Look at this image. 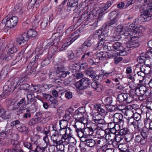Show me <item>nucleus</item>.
<instances>
[{"label":"nucleus","mask_w":152,"mask_h":152,"mask_svg":"<svg viewBox=\"0 0 152 152\" xmlns=\"http://www.w3.org/2000/svg\"><path fill=\"white\" fill-rule=\"evenodd\" d=\"M145 4L143 7L146 9L144 11V13H142L139 17L138 20L142 22L146 21L148 20V18H151L152 14L150 13L152 12V0H145Z\"/></svg>","instance_id":"obj_1"},{"label":"nucleus","mask_w":152,"mask_h":152,"mask_svg":"<svg viewBox=\"0 0 152 152\" xmlns=\"http://www.w3.org/2000/svg\"><path fill=\"white\" fill-rule=\"evenodd\" d=\"M136 19H135V21H134L133 23L130 25H127L126 26H125L126 28V31L127 33H128V36H141L142 35L141 31L142 29V27H137L135 28L137 23L136 21Z\"/></svg>","instance_id":"obj_2"},{"label":"nucleus","mask_w":152,"mask_h":152,"mask_svg":"<svg viewBox=\"0 0 152 152\" xmlns=\"http://www.w3.org/2000/svg\"><path fill=\"white\" fill-rule=\"evenodd\" d=\"M72 130L69 128L66 129L61 128L57 131L54 132L51 137V139L56 141L57 137H62L69 139L72 136Z\"/></svg>","instance_id":"obj_3"},{"label":"nucleus","mask_w":152,"mask_h":152,"mask_svg":"<svg viewBox=\"0 0 152 152\" xmlns=\"http://www.w3.org/2000/svg\"><path fill=\"white\" fill-rule=\"evenodd\" d=\"M37 35V32L35 30L30 29L27 31V34L24 33L20 35L17 39L16 42L20 45L22 46L24 45L25 42L28 41L29 39L27 35L31 37H35Z\"/></svg>","instance_id":"obj_4"},{"label":"nucleus","mask_w":152,"mask_h":152,"mask_svg":"<svg viewBox=\"0 0 152 152\" xmlns=\"http://www.w3.org/2000/svg\"><path fill=\"white\" fill-rule=\"evenodd\" d=\"M135 94L138 96L140 100L143 101L145 99L147 96L151 94V90H147L146 88L144 86H141L136 88L135 91Z\"/></svg>","instance_id":"obj_5"},{"label":"nucleus","mask_w":152,"mask_h":152,"mask_svg":"<svg viewBox=\"0 0 152 152\" xmlns=\"http://www.w3.org/2000/svg\"><path fill=\"white\" fill-rule=\"evenodd\" d=\"M114 50L113 51L112 57L117 56H125L127 54L126 51L123 50L122 44L119 42H116L113 44Z\"/></svg>","instance_id":"obj_6"},{"label":"nucleus","mask_w":152,"mask_h":152,"mask_svg":"<svg viewBox=\"0 0 152 152\" xmlns=\"http://www.w3.org/2000/svg\"><path fill=\"white\" fill-rule=\"evenodd\" d=\"M18 20L16 16H13L10 17V15H8L3 19L2 23L5 24L7 27L12 28L16 25Z\"/></svg>","instance_id":"obj_7"},{"label":"nucleus","mask_w":152,"mask_h":152,"mask_svg":"<svg viewBox=\"0 0 152 152\" xmlns=\"http://www.w3.org/2000/svg\"><path fill=\"white\" fill-rule=\"evenodd\" d=\"M24 79L22 78L19 80L18 78L13 79L11 81V85L14 87H18L21 89L26 90L29 88V85L26 83H24Z\"/></svg>","instance_id":"obj_8"},{"label":"nucleus","mask_w":152,"mask_h":152,"mask_svg":"<svg viewBox=\"0 0 152 152\" xmlns=\"http://www.w3.org/2000/svg\"><path fill=\"white\" fill-rule=\"evenodd\" d=\"M90 83V80L88 78L84 77L76 83L75 87L78 89L83 90L88 87Z\"/></svg>","instance_id":"obj_9"},{"label":"nucleus","mask_w":152,"mask_h":152,"mask_svg":"<svg viewBox=\"0 0 152 152\" xmlns=\"http://www.w3.org/2000/svg\"><path fill=\"white\" fill-rule=\"evenodd\" d=\"M74 118L76 121L74 125L76 127L77 126L79 123L84 125L87 124L88 122V120L87 118H84L83 115H80V114L77 112L74 114Z\"/></svg>","instance_id":"obj_10"},{"label":"nucleus","mask_w":152,"mask_h":152,"mask_svg":"<svg viewBox=\"0 0 152 152\" xmlns=\"http://www.w3.org/2000/svg\"><path fill=\"white\" fill-rule=\"evenodd\" d=\"M106 42L105 41H100L98 42V45L96 47V48L95 49L96 50H100L102 48L105 49H107L108 50L112 51L110 54L111 55L113 54V51H114L113 45H111L110 44H107V45L106 44Z\"/></svg>","instance_id":"obj_11"},{"label":"nucleus","mask_w":152,"mask_h":152,"mask_svg":"<svg viewBox=\"0 0 152 152\" xmlns=\"http://www.w3.org/2000/svg\"><path fill=\"white\" fill-rule=\"evenodd\" d=\"M64 28V26L63 24L60 25L57 29V31H59L55 34L53 36V37H55V38L53 39V42L55 44L57 43L59 41L60 38L63 35L62 31Z\"/></svg>","instance_id":"obj_12"},{"label":"nucleus","mask_w":152,"mask_h":152,"mask_svg":"<svg viewBox=\"0 0 152 152\" xmlns=\"http://www.w3.org/2000/svg\"><path fill=\"white\" fill-rule=\"evenodd\" d=\"M79 37L78 35H77L72 38H68L65 39L64 41V44L61 48L60 50H63L66 49L69 45L77 39Z\"/></svg>","instance_id":"obj_13"},{"label":"nucleus","mask_w":152,"mask_h":152,"mask_svg":"<svg viewBox=\"0 0 152 152\" xmlns=\"http://www.w3.org/2000/svg\"><path fill=\"white\" fill-rule=\"evenodd\" d=\"M139 36H128L127 37H129L131 40L127 44V47L133 48L138 47L139 45L138 42L137 40H134L137 37H139Z\"/></svg>","instance_id":"obj_14"},{"label":"nucleus","mask_w":152,"mask_h":152,"mask_svg":"<svg viewBox=\"0 0 152 152\" xmlns=\"http://www.w3.org/2000/svg\"><path fill=\"white\" fill-rule=\"evenodd\" d=\"M54 44L52 42H48L45 46L43 48L37 47L36 49L37 54L41 55L45 51L46 52L48 51L51 46L53 45Z\"/></svg>","instance_id":"obj_15"},{"label":"nucleus","mask_w":152,"mask_h":152,"mask_svg":"<svg viewBox=\"0 0 152 152\" xmlns=\"http://www.w3.org/2000/svg\"><path fill=\"white\" fill-rule=\"evenodd\" d=\"M126 29L125 26L119 25L116 27L115 32L117 35L121 34L125 36H128L129 34L126 32Z\"/></svg>","instance_id":"obj_16"},{"label":"nucleus","mask_w":152,"mask_h":152,"mask_svg":"<svg viewBox=\"0 0 152 152\" xmlns=\"http://www.w3.org/2000/svg\"><path fill=\"white\" fill-rule=\"evenodd\" d=\"M126 123L129 126L132 125L135 129H139V125L138 121H134V118H128L126 119Z\"/></svg>","instance_id":"obj_17"},{"label":"nucleus","mask_w":152,"mask_h":152,"mask_svg":"<svg viewBox=\"0 0 152 152\" xmlns=\"http://www.w3.org/2000/svg\"><path fill=\"white\" fill-rule=\"evenodd\" d=\"M111 5L112 3L110 1H108L106 3L103 4L102 6L99 7L98 10L99 12V14H102L106 11Z\"/></svg>","instance_id":"obj_18"},{"label":"nucleus","mask_w":152,"mask_h":152,"mask_svg":"<svg viewBox=\"0 0 152 152\" xmlns=\"http://www.w3.org/2000/svg\"><path fill=\"white\" fill-rule=\"evenodd\" d=\"M101 34L99 36V42L100 41H106V37H107L108 31L107 28H104L102 31L100 30Z\"/></svg>","instance_id":"obj_19"},{"label":"nucleus","mask_w":152,"mask_h":152,"mask_svg":"<svg viewBox=\"0 0 152 152\" xmlns=\"http://www.w3.org/2000/svg\"><path fill=\"white\" fill-rule=\"evenodd\" d=\"M96 141L97 145L100 147H103L109 145V142H107L105 138H98Z\"/></svg>","instance_id":"obj_20"},{"label":"nucleus","mask_w":152,"mask_h":152,"mask_svg":"<svg viewBox=\"0 0 152 152\" xmlns=\"http://www.w3.org/2000/svg\"><path fill=\"white\" fill-rule=\"evenodd\" d=\"M3 92L0 95V99H2L5 98L10 94L11 88L8 87L7 85H4L3 87Z\"/></svg>","instance_id":"obj_21"},{"label":"nucleus","mask_w":152,"mask_h":152,"mask_svg":"<svg viewBox=\"0 0 152 152\" xmlns=\"http://www.w3.org/2000/svg\"><path fill=\"white\" fill-rule=\"evenodd\" d=\"M97 126L100 129H104L107 126V124L104 120L101 118L94 122Z\"/></svg>","instance_id":"obj_22"},{"label":"nucleus","mask_w":152,"mask_h":152,"mask_svg":"<svg viewBox=\"0 0 152 152\" xmlns=\"http://www.w3.org/2000/svg\"><path fill=\"white\" fill-rule=\"evenodd\" d=\"M74 127L76 129L75 132L77 133V136L80 138L81 141L83 142L84 140L83 138H84V129L81 128H79L74 126Z\"/></svg>","instance_id":"obj_23"},{"label":"nucleus","mask_w":152,"mask_h":152,"mask_svg":"<svg viewBox=\"0 0 152 152\" xmlns=\"http://www.w3.org/2000/svg\"><path fill=\"white\" fill-rule=\"evenodd\" d=\"M14 55L11 54L10 53H7V55L2 54L0 50V59H2L3 61H9L13 59V57Z\"/></svg>","instance_id":"obj_24"},{"label":"nucleus","mask_w":152,"mask_h":152,"mask_svg":"<svg viewBox=\"0 0 152 152\" xmlns=\"http://www.w3.org/2000/svg\"><path fill=\"white\" fill-rule=\"evenodd\" d=\"M123 116L122 114L119 113H115L114 118L113 119V122L115 123H117L122 122L123 123L122 120Z\"/></svg>","instance_id":"obj_25"},{"label":"nucleus","mask_w":152,"mask_h":152,"mask_svg":"<svg viewBox=\"0 0 152 152\" xmlns=\"http://www.w3.org/2000/svg\"><path fill=\"white\" fill-rule=\"evenodd\" d=\"M34 117L38 122L42 124L46 122L45 119L43 117L42 114V113L40 112L36 113Z\"/></svg>","instance_id":"obj_26"},{"label":"nucleus","mask_w":152,"mask_h":152,"mask_svg":"<svg viewBox=\"0 0 152 152\" xmlns=\"http://www.w3.org/2000/svg\"><path fill=\"white\" fill-rule=\"evenodd\" d=\"M25 7H23L21 4L16 5L14 8V10L16 12L20 15L22 14L25 11Z\"/></svg>","instance_id":"obj_27"},{"label":"nucleus","mask_w":152,"mask_h":152,"mask_svg":"<svg viewBox=\"0 0 152 152\" xmlns=\"http://www.w3.org/2000/svg\"><path fill=\"white\" fill-rule=\"evenodd\" d=\"M90 114L92 117V121L94 122L102 117V115L100 113L96 110L93 111Z\"/></svg>","instance_id":"obj_28"},{"label":"nucleus","mask_w":152,"mask_h":152,"mask_svg":"<svg viewBox=\"0 0 152 152\" xmlns=\"http://www.w3.org/2000/svg\"><path fill=\"white\" fill-rule=\"evenodd\" d=\"M10 71V67L8 65H6L4 67L0 72V75L2 78H5Z\"/></svg>","instance_id":"obj_29"},{"label":"nucleus","mask_w":152,"mask_h":152,"mask_svg":"<svg viewBox=\"0 0 152 152\" xmlns=\"http://www.w3.org/2000/svg\"><path fill=\"white\" fill-rule=\"evenodd\" d=\"M134 140L135 142L140 143L141 145H144L146 142V139L139 134L135 136Z\"/></svg>","instance_id":"obj_30"},{"label":"nucleus","mask_w":152,"mask_h":152,"mask_svg":"<svg viewBox=\"0 0 152 152\" xmlns=\"http://www.w3.org/2000/svg\"><path fill=\"white\" fill-rule=\"evenodd\" d=\"M83 129L85 138L92 135L93 134V130L91 128H87Z\"/></svg>","instance_id":"obj_31"},{"label":"nucleus","mask_w":152,"mask_h":152,"mask_svg":"<svg viewBox=\"0 0 152 152\" xmlns=\"http://www.w3.org/2000/svg\"><path fill=\"white\" fill-rule=\"evenodd\" d=\"M83 142H84L85 144L90 147H93L96 144V141L92 139H85Z\"/></svg>","instance_id":"obj_32"},{"label":"nucleus","mask_w":152,"mask_h":152,"mask_svg":"<svg viewBox=\"0 0 152 152\" xmlns=\"http://www.w3.org/2000/svg\"><path fill=\"white\" fill-rule=\"evenodd\" d=\"M88 41L86 40L82 45L81 48L82 51H87L88 48L91 46L92 44Z\"/></svg>","instance_id":"obj_33"},{"label":"nucleus","mask_w":152,"mask_h":152,"mask_svg":"<svg viewBox=\"0 0 152 152\" xmlns=\"http://www.w3.org/2000/svg\"><path fill=\"white\" fill-rule=\"evenodd\" d=\"M87 51H83L82 53H81L82 56L81 58L82 60H84L87 59L89 57H91L93 56V53L92 52H87Z\"/></svg>","instance_id":"obj_34"},{"label":"nucleus","mask_w":152,"mask_h":152,"mask_svg":"<svg viewBox=\"0 0 152 152\" xmlns=\"http://www.w3.org/2000/svg\"><path fill=\"white\" fill-rule=\"evenodd\" d=\"M115 134L111 133H108L107 134L105 135V138L107 140V142L110 141H112L114 140Z\"/></svg>","instance_id":"obj_35"},{"label":"nucleus","mask_w":152,"mask_h":152,"mask_svg":"<svg viewBox=\"0 0 152 152\" xmlns=\"http://www.w3.org/2000/svg\"><path fill=\"white\" fill-rule=\"evenodd\" d=\"M120 150L122 152H126L127 151L128 146L126 143H122L119 144L118 146Z\"/></svg>","instance_id":"obj_36"},{"label":"nucleus","mask_w":152,"mask_h":152,"mask_svg":"<svg viewBox=\"0 0 152 152\" xmlns=\"http://www.w3.org/2000/svg\"><path fill=\"white\" fill-rule=\"evenodd\" d=\"M59 137H57L56 139V141H53V139H51L54 142V145H55L57 144L60 145V144H63V143L66 141H68L69 139H65V138L61 137V139L59 140L58 141V139Z\"/></svg>","instance_id":"obj_37"},{"label":"nucleus","mask_w":152,"mask_h":152,"mask_svg":"<svg viewBox=\"0 0 152 152\" xmlns=\"http://www.w3.org/2000/svg\"><path fill=\"white\" fill-rule=\"evenodd\" d=\"M68 124V122L65 121L62 119L59 121V124L61 128L66 129L67 125Z\"/></svg>","instance_id":"obj_38"},{"label":"nucleus","mask_w":152,"mask_h":152,"mask_svg":"<svg viewBox=\"0 0 152 152\" xmlns=\"http://www.w3.org/2000/svg\"><path fill=\"white\" fill-rule=\"evenodd\" d=\"M126 98H127V94L122 93L118 95V100L119 102H122L125 101Z\"/></svg>","instance_id":"obj_39"},{"label":"nucleus","mask_w":152,"mask_h":152,"mask_svg":"<svg viewBox=\"0 0 152 152\" xmlns=\"http://www.w3.org/2000/svg\"><path fill=\"white\" fill-rule=\"evenodd\" d=\"M95 56L96 59L98 60H102L103 58L105 57V55L102 51L97 52L95 54Z\"/></svg>","instance_id":"obj_40"},{"label":"nucleus","mask_w":152,"mask_h":152,"mask_svg":"<svg viewBox=\"0 0 152 152\" xmlns=\"http://www.w3.org/2000/svg\"><path fill=\"white\" fill-rule=\"evenodd\" d=\"M86 74L94 79H95L96 76V74L94 70H88L86 71Z\"/></svg>","instance_id":"obj_41"},{"label":"nucleus","mask_w":152,"mask_h":152,"mask_svg":"<svg viewBox=\"0 0 152 152\" xmlns=\"http://www.w3.org/2000/svg\"><path fill=\"white\" fill-rule=\"evenodd\" d=\"M68 5L72 7H77L78 4V0H68Z\"/></svg>","instance_id":"obj_42"},{"label":"nucleus","mask_w":152,"mask_h":152,"mask_svg":"<svg viewBox=\"0 0 152 152\" xmlns=\"http://www.w3.org/2000/svg\"><path fill=\"white\" fill-rule=\"evenodd\" d=\"M113 98L111 96H108L104 99L103 102L106 105H109L113 102Z\"/></svg>","instance_id":"obj_43"},{"label":"nucleus","mask_w":152,"mask_h":152,"mask_svg":"<svg viewBox=\"0 0 152 152\" xmlns=\"http://www.w3.org/2000/svg\"><path fill=\"white\" fill-rule=\"evenodd\" d=\"M69 71L66 72L64 71V70L63 72H61V74L59 75V77L60 78H62L65 77L67 75H69L70 72H72V70L70 69L69 70Z\"/></svg>","instance_id":"obj_44"},{"label":"nucleus","mask_w":152,"mask_h":152,"mask_svg":"<svg viewBox=\"0 0 152 152\" xmlns=\"http://www.w3.org/2000/svg\"><path fill=\"white\" fill-rule=\"evenodd\" d=\"M118 24V20L117 19H113V20H112L109 23V26H111L113 28L116 27L117 26V25Z\"/></svg>","instance_id":"obj_45"},{"label":"nucleus","mask_w":152,"mask_h":152,"mask_svg":"<svg viewBox=\"0 0 152 152\" xmlns=\"http://www.w3.org/2000/svg\"><path fill=\"white\" fill-rule=\"evenodd\" d=\"M54 145L56 146V148L58 150L60 151L61 152H64V151L65 150V147L63 144H60V145H58L56 144Z\"/></svg>","instance_id":"obj_46"},{"label":"nucleus","mask_w":152,"mask_h":152,"mask_svg":"<svg viewBox=\"0 0 152 152\" xmlns=\"http://www.w3.org/2000/svg\"><path fill=\"white\" fill-rule=\"evenodd\" d=\"M120 133L121 135H124L125 136L130 133V132L128 129L124 128L120 130Z\"/></svg>","instance_id":"obj_47"},{"label":"nucleus","mask_w":152,"mask_h":152,"mask_svg":"<svg viewBox=\"0 0 152 152\" xmlns=\"http://www.w3.org/2000/svg\"><path fill=\"white\" fill-rule=\"evenodd\" d=\"M18 130L21 132H26L28 130V129L24 125H21L20 124L19 127L17 128Z\"/></svg>","instance_id":"obj_48"},{"label":"nucleus","mask_w":152,"mask_h":152,"mask_svg":"<svg viewBox=\"0 0 152 152\" xmlns=\"http://www.w3.org/2000/svg\"><path fill=\"white\" fill-rule=\"evenodd\" d=\"M145 69H144V71H142V70L141 71H139V72H138V73H137V75L136 76V77L137 76H138L139 78H143L145 76Z\"/></svg>","instance_id":"obj_49"},{"label":"nucleus","mask_w":152,"mask_h":152,"mask_svg":"<svg viewBox=\"0 0 152 152\" xmlns=\"http://www.w3.org/2000/svg\"><path fill=\"white\" fill-rule=\"evenodd\" d=\"M132 138V135L130 133L124 136V140L127 142H130Z\"/></svg>","instance_id":"obj_50"},{"label":"nucleus","mask_w":152,"mask_h":152,"mask_svg":"<svg viewBox=\"0 0 152 152\" xmlns=\"http://www.w3.org/2000/svg\"><path fill=\"white\" fill-rule=\"evenodd\" d=\"M23 145L26 148L29 150H31L33 149V145L30 142H24L23 143Z\"/></svg>","instance_id":"obj_51"},{"label":"nucleus","mask_w":152,"mask_h":152,"mask_svg":"<svg viewBox=\"0 0 152 152\" xmlns=\"http://www.w3.org/2000/svg\"><path fill=\"white\" fill-rule=\"evenodd\" d=\"M114 122H110L108 124V126L109 129H115L116 127H119L120 125L118 124H115Z\"/></svg>","instance_id":"obj_52"},{"label":"nucleus","mask_w":152,"mask_h":152,"mask_svg":"<svg viewBox=\"0 0 152 152\" xmlns=\"http://www.w3.org/2000/svg\"><path fill=\"white\" fill-rule=\"evenodd\" d=\"M114 140H115V141L113 142H113V145H114V144H116V143H118L122 139L121 138V135L120 134L118 135H116V134H115V137Z\"/></svg>","instance_id":"obj_53"},{"label":"nucleus","mask_w":152,"mask_h":152,"mask_svg":"<svg viewBox=\"0 0 152 152\" xmlns=\"http://www.w3.org/2000/svg\"><path fill=\"white\" fill-rule=\"evenodd\" d=\"M20 122L19 120H16L13 121L11 122L10 125L12 126H15L16 128H17L19 127V125H20Z\"/></svg>","instance_id":"obj_54"},{"label":"nucleus","mask_w":152,"mask_h":152,"mask_svg":"<svg viewBox=\"0 0 152 152\" xmlns=\"http://www.w3.org/2000/svg\"><path fill=\"white\" fill-rule=\"evenodd\" d=\"M49 101H50L52 105H53V106H55L57 104V100L52 96H51Z\"/></svg>","instance_id":"obj_55"},{"label":"nucleus","mask_w":152,"mask_h":152,"mask_svg":"<svg viewBox=\"0 0 152 152\" xmlns=\"http://www.w3.org/2000/svg\"><path fill=\"white\" fill-rule=\"evenodd\" d=\"M68 52L67 54L68 58L70 60L73 59L75 57V56L72 51L71 50H69L68 51Z\"/></svg>","instance_id":"obj_56"},{"label":"nucleus","mask_w":152,"mask_h":152,"mask_svg":"<svg viewBox=\"0 0 152 152\" xmlns=\"http://www.w3.org/2000/svg\"><path fill=\"white\" fill-rule=\"evenodd\" d=\"M27 104H26V101L25 98L21 99L19 102L17 103V105L18 106H21L24 105H27Z\"/></svg>","instance_id":"obj_57"},{"label":"nucleus","mask_w":152,"mask_h":152,"mask_svg":"<svg viewBox=\"0 0 152 152\" xmlns=\"http://www.w3.org/2000/svg\"><path fill=\"white\" fill-rule=\"evenodd\" d=\"M145 57L141 56L138 58L137 61L139 63L142 64L145 62Z\"/></svg>","instance_id":"obj_58"},{"label":"nucleus","mask_w":152,"mask_h":152,"mask_svg":"<svg viewBox=\"0 0 152 152\" xmlns=\"http://www.w3.org/2000/svg\"><path fill=\"white\" fill-rule=\"evenodd\" d=\"M38 122L37 120L35 118H32L29 121L28 124L30 126H33L36 124Z\"/></svg>","instance_id":"obj_59"},{"label":"nucleus","mask_w":152,"mask_h":152,"mask_svg":"<svg viewBox=\"0 0 152 152\" xmlns=\"http://www.w3.org/2000/svg\"><path fill=\"white\" fill-rule=\"evenodd\" d=\"M48 23V19L46 18H44L43 19V20L41 24V27L43 28H45L47 25Z\"/></svg>","instance_id":"obj_60"},{"label":"nucleus","mask_w":152,"mask_h":152,"mask_svg":"<svg viewBox=\"0 0 152 152\" xmlns=\"http://www.w3.org/2000/svg\"><path fill=\"white\" fill-rule=\"evenodd\" d=\"M140 134L141 136L146 139V137H147L148 134V131L146 130L143 129L141 131Z\"/></svg>","instance_id":"obj_61"},{"label":"nucleus","mask_w":152,"mask_h":152,"mask_svg":"<svg viewBox=\"0 0 152 152\" xmlns=\"http://www.w3.org/2000/svg\"><path fill=\"white\" fill-rule=\"evenodd\" d=\"M42 86L40 85H37L33 87L34 91L35 92H39Z\"/></svg>","instance_id":"obj_62"},{"label":"nucleus","mask_w":152,"mask_h":152,"mask_svg":"<svg viewBox=\"0 0 152 152\" xmlns=\"http://www.w3.org/2000/svg\"><path fill=\"white\" fill-rule=\"evenodd\" d=\"M74 28L73 26H71L68 28L66 31V35L68 36L70 34L71 32L74 30Z\"/></svg>","instance_id":"obj_63"},{"label":"nucleus","mask_w":152,"mask_h":152,"mask_svg":"<svg viewBox=\"0 0 152 152\" xmlns=\"http://www.w3.org/2000/svg\"><path fill=\"white\" fill-rule=\"evenodd\" d=\"M147 118L149 119H152V110H148L146 113Z\"/></svg>","instance_id":"obj_64"}]
</instances>
